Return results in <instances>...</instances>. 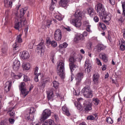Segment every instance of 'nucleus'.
I'll return each mask as SVG.
<instances>
[{
	"instance_id": "55",
	"label": "nucleus",
	"mask_w": 125,
	"mask_h": 125,
	"mask_svg": "<svg viewBox=\"0 0 125 125\" xmlns=\"http://www.w3.org/2000/svg\"><path fill=\"white\" fill-rule=\"evenodd\" d=\"M87 120H89L90 121H92V120H94V117H93V116H92V115L88 116V117H87Z\"/></svg>"
},
{
	"instance_id": "56",
	"label": "nucleus",
	"mask_w": 125,
	"mask_h": 125,
	"mask_svg": "<svg viewBox=\"0 0 125 125\" xmlns=\"http://www.w3.org/2000/svg\"><path fill=\"white\" fill-rule=\"evenodd\" d=\"M56 95L57 97L61 98V99L63 97V96L61 94H59V92H56Z\"/></svg>"
},
{
	"instance_id": "42",
	"label": "nucleus",
	"mask_w": 125,
	"mask_h": 125,
	"mask_svg": "<svg viewBox=\"0 0 125 125\" xmlns=\"http://www.w3.org/2000/svg\"><path fill=\"white\" fill-rule=\"evenodd\" d=\"M106 122L108 124H113V123H114L113 119H112V118L110 117L106 118Z\"/></svg>"
},
{
	"instance_id": "32",
	"label": "nucleus",
	"mask_w": 125,
	"mask_h": 125,
	"mask_svg": "<svg viewBox=\"0 0 125 125\" xmlns=\"http://www.w3.org/2000/svg\"><path fill=\"white\" fill-rule=\"evenodd\" d=\"M27 10H28L27 7H25L20 10V15L21 16L20 19H21L22 16H24V15H25V13H26V12L27 11Z\"/></svg>"
},
{
	"instance_id": "7",
	"label": "nucleus",
	"mask_w": 125,
	"mask_h": 125,
	"mask_svg": "<svg viewBox=\"0 0 125 125\" xmlns=\"http://www.w3.org/2000/svg\"><path fill=\"white\" fill-rule=\"evenodd\" d=\"M51 115V111H50V110L49 109L44 110L40 118V121L41 122H44V121H45Z\"/></svg>"
},
{
	"instance_id": "24",
	"label": "nucleus",
	"mask_w": 125,
	"mask_h": 125,
	"mask_svg": "<svg viewBox=\"0 0 125 125\" xmlns=\"http://www.w3.org/2000/svg\"><path fill=\"white\" fill-rule=\"evenodd\" d=\"M13 109H14V107L8 108L7 109V111L9 112V114L10 117H11V118H14V116H15V111L13 110Z\"/></svg>"
},
{
	"instance_id": "30",
	"label": "nucleus",
	"mask_w": 125,
	"mask_h": 125,
	"mask_svg": "<svg viewBox=\"0 0 125 125\" xmlns=\"http://www.w3.org/2000/svg\"><path fill=\"white\" fill-rule=\"evenodd\" d=\"M22 67L23 70H29L30 68H31V65H30V63L28 62L23 63L22 64Z\"/></svg>"
},
{
	"instance_id": "27",
	"label": "nucleus",
	"mask_w": 125,
	"mask_h": 125,
	"mask_svg": "<svg viewBox=\"0 0 125 125\" xmlns=\"http://www.w3.org/2000/svg\"><path fill=\"white\" fill-rule=\"evenodd\" d=\"M62 110L63 111V113L66 115V116H70L71 114L70 113V111H69V109L67 107L63 106L62 107Z\"/></svg>"
},
{
	"instance_id": "26",
	"label": "nucleus",
	"mask_w": 125,
	"mask_h": 125,
	"mask_svg": "<svg viewBox=\"0 0 125 125\" xmlns=\"http://www.w3.org/2000/svg\"><path fill=\"white\" fill-rule=\"evenodd\" d=\"M4 0V6L5 7H11V6H12V1H11L10 0Z\"/></svg>"
},
{
	"instance_id": "13",
	"label": "nucleus",
	"mask_w": 125,
	"mask_h": 125,
	"mask_svg": "<svg viewBox=\"0 0 125 125\" xmlns=\"http://www.w3.org/2000/svg\"><path fill=\"white\" fill-rule=\"evenodd\" d=\"M85 71L87 73H90L92 70V65L90 63V61L88 60H86L84 64Z\"/></svg>"
},
{
	"instance_id": "34",
	"label": "nucleus",
	"mask_w": 125,
	"mask_h": 125,
	"mask_svg": "<svg viewBox=\"0 0 125 125\" xmlns=\"http://www.w3.org/2000/svg\"><path fill=\"white\" fill-rule=\"evenodd\" d=\"M98 26L99 28H101L102 30H104V31L107 29V27H106L105 24L102 22H99V24H98Z\"/></svg>"
},
{
	"instance_id": "14",
	"label": "nucleus",
	"mask_w": 125,
	"mask_h": 125,
	"mask_svg": "<svg viewBox=\"0 0 125 125\" xmlns=\"http://www.w3.org/2000/svg\"><path fill=\"white\" fill-rule=\"evenodd\" d=\"M37 49L38 50V52L40 53H44V51H45V45H44V43L42 42L40 43L37 45Z\"/></svg>"
},
{
	"instance_id": "39",
	"label": "nucleus",
	"mask_w": 125,
	"mask_h": 125,
	"mask_svg": "<svg viewBox=\"0 0 125 125\" xmlns=\"http://www.w3.org/2000/svg\"><path fill=\"white\" fill-rule=\"evenodd\" d=\"M23 81L24 82H30V81H31V79H30V78L28 77L27 75H24Z\"/></svg>"
},
{
	"instance_id": "25",
	"label": "nucleus",
	"mask_w": 125,
	"mask_h": 125,
	"mask_svg": "<svg viewBox=\"0 0 125 125\" xmlns=\"http://www.w3.org/2000/svg\"><path fill=\"white\" fill-rule=\"evenodd\" d=\"M68 0H60L59 4L60 6H62V7H65L68 5Z\"/></svg>"
},
{
	"instance_id": "11",
	"label": "nucleus",
	"mask_w": 125,
	"mask_h": 125,
	"mask_svg": "<svg viewBox=\"0 0 125 125\" xmlns=\"http://www.w3.org/2000/svg\"><path fill=\"white\" fill-rule=\"evenodd\" d=\"M101 17H103L104 19L103 21L106 24V25H109V21L111 20V14L104 12L103 13L102 16H100Z\"/></svg>"
},
{
	"instance_id": "3",
	"label": "nucleus",
	"mask_w": 125,
	"mask_h": 125,
	"mask_svg": "<svg viewBox=\"0 0 125 125\" xmlns=\"http://www.w3.org/2000/svg\"><path fill=\"white\" fill-rule=\"evenodd\" d=\"M81 58H77L75 56H71L69 58V61L70 63H69V68L70 71L73 72L76 70V68L78 67L77 65H75V63H77V62H81Z\"/></svg>"
},
{
	"instance_id": "16",
	"label": "nucleus",
	"mask_w": 125,
	"mask_h": 125,
	"mask_svg": "<svg viewBox=\"0 0 125 125\" xmlns=\"http://www.w3.org/2000/svg\"><path fill=\"white\" fill-rule=\"evenodd\" d=\"M12 86V82L7 81L6 82L4 86V91L5 92H8L10 89L11 88V86Z\"/></svg>"
},
{
	"instance_id": "61",
	"label": "nucleus",
	"mask_w": 125,
	"mask_h": 125,
	"mask_svg": "<svg viewBox=\"0 0 125 125\" xmlns=\"http://www.w3.org/2000/svg\"><path fill=\"white\" fill-rule=\"evenodd\" d=\"M83 37H87V32L86 31H84L83 34Z\"/></svg>"
},
{
	"instance_id": "33",
	"label": "nucleus",
	"mask_w": 125,
	"mask_h": 125,
	"mask_svg": "<svg viewBox=\"0 0 125 125\" xmlns=\"http://www.w3.org/2000/svg\"><path fill=\"white\" fill-rule=\"evenodd\" d=\"M98 51H101V50H104L106 48V46L102 44H98L97 45Z\"/></svg>"
},
{
	"instance_id": "23",
	"label": "nucleus",
	"mask_w": 125,
	"mask_h": 125,
	"mask_svg": "<svg viewBox=\"0 0 125 125\" xmlns=\"http://www.w3.org/2000/svg\"><path fill=\"white\" fill-rule=\"evenodd\" d=\"M99 57L101 59H102L104 62H105V63H106V62H108V58H107V56H106L105 53H101V54H100Z\"/></svg>"
},
{
	"instance_id": "31",
	"label": "nucleus",
	"mask_w": 125,
	"mask_h": 125,
	"mask_svg": "<svg viewBox=\"0 0 125 125\" xmlns=\"http://www.w3.org/2000/svg\"><path fill=\"white\" fill-rule=\"evenodd\" d=\"M75 78L77 80H82L83 79V72H79L77 74Z\"/></svg>"
},
{
	"instance_id": "47",
	"label": "nucleus",
	"mask_w": 125,
	"mask_h": 125,
	"mask_svg": "<svg viewBox=\"0 0 125 125\" xmlns=\"http://www.w3.org/2000/svg\"><path fill=\"white\" fill-rule=\"evenodd\" d=\"M76 85L77 86H80V84H81L82 80H81L80 79H76Z\"/></svg>"
},
{
	"instance_id": "62",
	"label": "nucleus",
	"mask_w": 125,
	"mask_h": 125,
	"mask_svg": "<svg viewBox=\"0 0 125 125\" xmlns=\"http://www.w3.org/2000/svg\"><path fill=\"white\" fill-rule=\"evenodd\" d=\"M0 125H7V124H6V123L3 121H1V123H0Z\"/></svg>"
},
{
	"instance_id": "9",
	"label": "nucleus",
	"mask_w": 125,
	"mask_h": 125,
	"mask_svg": "<svg viewBox=\"0 0 125 125\" xmlns=\"http://www.w3.org/2000/svg\"><path fill=\"white\" fill-rule=\"evenodd\" d=\"M36 112V108L34 107H31L29 110V113L28 114H26L25 115V118L27 121H33L34 120V117L35 115V113Z\"/></svg>"
},
{
	"instance_id": "53",
	"label": "nucleus",
	"mask_w": 125,
	"mask_h": 125,
	"mask_svg": "<svg viewBox=\"0 0 125 125\" xmlns=\"http://www.w3.org/2000/svg\"><path fill=\"white\" fill-rule=\"evenodd\" d=\"M9 122L10 124H11V125H13V124H14V122H15V120L13 118H10L9 119Z\"/></svg>"
},
{
	"instance_id": "58",
	"label": "nucleus",
	"mask_w": 125,
	"mask_h": 125,
	"mask_svg": "<svg viewBox=\"0 0 125 125\" xmlns=\"http://www.w3.org/2000/svg\"><path fill=\"white\" fill-rule=\"evenodd\" d=\"M109 3L111 4V5H114L115 4V0H108Z\"/></svg>"
},
{
	"instance_id": "18",
	"label": "nucleus",
	"mask_w": 125,
	"mask_h": 125,
	"mask_svg": "<svg viewBox=\"0 0 125 125\" xmlns=\"http://www.w3.org/2000/svg\"><path fill=\"white\" fill-rule=\"evenodd\" d=\"M19 68H20V62L18 60H16L13 62V68L14 71H18V70H19Z\"/></svg>"
},
{
	"instance_id": "51",
	"label": "nucleus",
	"mask_w": 125,
	"mask_h": 125,
	"mask_svg": "<svg viewBox=\"0 0 125 125\" xmlns=\"http://www.w3.org/2000/svg\"><path fill=\"white\" fill-rule=\"evenodd\" d=\"M118 21L121 22V23H123L124 21H125V19L124 17H120V19H118Z\"/></svg>"
},
{
	"instance_id": "19",
	"label": "nucleus",
	"mask_w": 125,
	"mask_h": 125,
	"mask_svg": "<svg viewBox=\"0 0 125 125\" xmlns=\"http://www.w3.org/2000/svg\"><path fill=\"white\" fill-rule=\"evenodd\" d=\"M84 40V37L83 35L78 34L76 35L75 38H74V42H78L79 41H83Z\"/></svg>"
},
{
	"instance_id": "50",
	"label": "nucleus",
	"mask_w": 125,
	"mask_h": 125,
	"mask_svg": "<svg viewBox=\"0 0 125 125\" xmlns=\"http://www.w3.org/2000/svg\"><path fill=\"white\" fill-rule=\"evenodd\" d=\"M41 75H35L34 77V81L36 82V83H38L39 82V76H40Z\"/></svg>"
},
{
	"instance_id": "21",
	"label": "nucleus",
	"mask_w": 125,
	"mask_h": 125,
	"mask_svg": "<svg viewBox=\"0 0 125 125\" xmlns=\"http://www.w3.org/2000/svg\"><path fill=\"white\" fill-rule=\"evenodd\" d=\"M21 56L23 60L26 59H29L30 58V55L29 54V52L27 51H24L22 52L21 54Z\"/></svg>"
},
{
	"instance_id": "52",
	"label": "nucleus",
	"mask_w": 125,
	"mask_h": 125,
	"mask_svg": "<svg viewBox=\"0 0 125 125\" xmlns=\"http://www.w3.org/2000/svg\"><path fill=\"white\" fill-rule=\"evenodd\" d=\"M54 117L55 118V120L56 123H59V118L57 114H54Z\"/></svg>"
},
{
	"instance_id": "49",
	"label": "nucleus",
	"mask_w": 125,
	"mask_h": 125,
	"mask_svg": "<svg viewBox=\"0 0 125 125\" xmlns=\"http://www.w3.org/2000/svg\"><path fill=\"white\" fill-rule=\"evenodd\" d=\"M76 107L78 110H81L83 106H82V104H81L80 103H78L77 104Z\"/></svg>"
},
{
	"instance_id": "15",
	"label": "nucleus",
	"mask_w": 125,
	"mask_h": 125,
	"mask_svg": "<svg viewBox=\"0 0 125 125\" xmlns=\"http://www.w3.org/2000/svg\"><path fill=\"white\" fill-rule=\"evenodd\" d=\"M84 108L85 111H90L91 110V103H89L88 101H85L83 103Z\"/></svg>"
},
{
	"instance_id": "48",
	"label": "nucleus",
	"mask_w": 125,
	"mask_h": 125,
	"mask_svg": "<svg viewBox=\"0 0 125 125\" xmlns=\"http://www.w3.org/2000/svg\"><path fill=\"white\" fill-rule=\"evenodd\" d=\"M120 50L121 51H125V45L121 44L120 46Z\"/></svg>"
},
{
	"instance_id": "36",
	"label": "nucleus",
	"mask_w": 125,
	"mask_h": 125,
	"mask_svg": "<svg viewBox=\"0 0 125 125\" xmlns=\"http://www.w3.org/2000/svg\"><path fill=\"white\" fill-rule=\"evenodd\" d=\"M54 8H55V2L52 1L50 5V10L53 11V10H54Z\"/></svg>"
},
{
	"instance_id": "64",
	"label": "nucleus",
	"mask_w": 125,
	"mask_h": 125,
	"mask_svg": "<svg viewBox=\"0 0 125 125\" xmlns=\"http://www.w3.org/2000/svg\"><path fill=\"white\" fill-rule=\"evenodd\" d=\"M29 48H30L31 49H32V48H33V47H34V44H32L31 45V44H29L28 45Z\"/></svg>"
},
{
	"instance_id": "54",
	"label": "nucleus",
	"mask_w": 125,
	"mask_h": 125,
	"mask_svg": "<svg viewBox=\"0 0 125 125\" xmlns=\"http://www.w3.org/2000/svg\"><path fill=\"white\" fill-rule=\"evenodd\" d=\"M96 60L97 61V63L98 64V65H100V66H102V63L98 58H96Z\"/></svg>"
},
{
	"instance_id": "59",
	"label": "nucleus",
	"mask_w": 125,
	"mask_h": 125,
	"mask_svg": "<svg viewBox=\"0 0 125 125\" xmlns=\"http://www.w3.org/2000/svg\"><path fill=\"white\" fill-rule=\"evenodd\" d=\"M122 33L123 34V38L125 39V28H124L122 30Z\"/></svg>"
},
{
	"instance_id": "5",
	"label": "nucleus",
	"mask_w": 125,
	"mask_h": 125,
	"mask_svg": "<svg viewBox=\"0 0 125 125\" xmlns=\"http://www.w3.org/2000/svg\"><path fill=\"white\" fill-rule=\"evenodd\" d=\"M19 87L21 91V96H22L23 98H25L26 96L29 94V91L26 89V84H25L24 82H21Z\"/></svg>"
},
{
	"instance_id": "8",
	"label": "nucleus",
	"mask_w": 125,
	"mask_h": 125,
	"mask_svg": "<svg viewBox=\"0 0 125 125\" xmlns=\"http://www.w3.org/2000/svg\"><path fill=\"white\" fill-rule=\"evenodd\" d=\"M97 13H99L100 16H102L103 14L105 12V7L104 5L101 3H98L95 7Z\"/></svg>"
},
{
	"instance_id": "4",
	"label": "nucleus",
	"mask_w": 125,
	"mask_h": 125,
	"mask_svg": "<svg viewBox=\"0 0 125 125\" xmlns=\"http://www.w3.org/2000/svg\"><path fill=\"white\" fill-rule=\"evenodd\" d=\"M82 92L83 93V95L86 98H91L93 95L92 94V90L90 89V87L88 85H86L83 88Z\"/></svg>"
},
{
	"instance_id": "28",
	"label": "nucleus",
	"mask_w": 125,
	"mask_h": 125,
	"mask_svg": "<svg viewBox=\"0 0 125 125\" xmlns=\"http://www.w3.org/2000/svg\"><path fill=\"white\" fill-rule=\"evenodd\" d=\"M54 96V95L53 94V92L52 91H51L48 92L47 97L48 100H50V101H53Z\"/></svg>"
},
{
	"instance_id": "22",
	"label": "nucleus",
	"mask_w": 125,
	"mask_h": 125,
	"mask_svg": "<svg viewBox=\"0 0 125 125\" xmlns=\"http://www.w3.org/2000/svg\"><path fill=\"white\" fill-rule=\"evenodd\" d=\"M83 26H85L86 27V30L87 32H88L89 33H90L91 32V30H90V27H91V25L89 24V21H85L83 22Z\"/></svg>"
},
{
	"instance_id": "63",
	"label": "nucleus",
	"mask_w": 125,
	"mask_h": 125,
	"mask_svg": "<svg viewBox=\"0 0 125 125\" xmlns=\"http://www.w3.org/2000/svg\"><path fill=\"white\" fill-rule=\"evenodd\" d=\"M64 30H66V31H68V32H70L71 31V29L70 28V27H67V28H65L64 27Z\"/></svg>"
},
{
	"instance_id": "37",
	"label": "nucleus",
	"mask_w": 125,
	"mask_h": 125,
	"mask_svg": "<svg viewBox=\"0 0 125 125\" xmlns=\"http://www.w3.org/2000/svg\"><path fill=\"white\" fill-rule=\"evenodd\" d=\"M47 124L49 125H56L55 123H54V121L51 119H48L46 121Z\"/></svg>"
},
{
	"instance_id": "20",
	"label": "nucleus",
	"mask_w": 125,
	"mask_h": 125,
	"mask_svg": "<svg viewBox=\"0 0 125 125\" xmlns=\"http://www.w3.org/2000/svg\"><path fill=\"white\" fill-rule=\"evenodd\" d=\"M93 82L94 84H98L99 83V74L96 73L93 75Z\"/></svg>"
},
{
	"instance_id": "57",
	"label": "nucleus",
	"mask_w": 125,
	"mask_h": 125,
	"mask_svg": "<svg viewBox=\"0 0 125 125\" xmlns=\"http://www.w3.org/2000/svg\"><path fill=\"white\" fill-rule=\"evenodd\" d=\"M94 21L96 22H97L99 21V18L98 17L96 16L94 18Z\"/></svg>"
},
{
	"instance_id": "45",
	"label": "nucleus",
	"mask_w": 125,
	"mask_h": 125,
	"mask_svg": "<svg viewBox=\"0 0 125 125\" xmlns=\"http://www.w3.org/2000/svg\"><path fill=\"white\" fill-rule=\"evenodd\" d=\"M22 77V74L21 73H20L19 75H14V78H15V79H16L17 80H18V79H21V78Z\"/></svg>"
},
{
	"instance_id": "1",
	"label": "nucleus",
	"mask_w": 125,
	"mask_h": 125,
	"mask_svg": "<svg viewBox=\"0 0 125 125\" xmlns=\"http://www.w3.org/2000/svg\"><path fill=\"white\" fill-rule=\"evenodd\" d=\"M83 12L77 10L74 14V18L71 20L70 22L76 27V28H80L82 26V16Z\"/></svg>"
},
{
	"instance_id": "38",
	"label": "nucleus",
	"mask_w": 125,
	"mask_h": 125,
	"mask_svg": "<svg viewBox=\"0 0 125 125\" xmlns=\"http://www.w3.org/2000/svg\"><path fill=\"white\" fill-rule=\"evenodd\" d=\"M68 46V44L66 42H64L59 45L60 48H66Z\"/></svg>"
},
{
	"instance_id": "43",
	"label": "nucleus",
	"mask_w": 125,
	"mask_h": 125,
	"mask_svg": "<svg viewBox=\"0 0 125 125\" xmlns=\"http://www.w3.org/2000/svg\"><path fill=\"white\" fill-rule=\"evenodd\" d=\"M55 19L57 20H58V21H62V20H63V18H62V16H61V15H56L55 16Z\"/></svg>"
},
{
	"instance_id": "35",
	"label": "nucleus",
	"mask_w": 125,
	"mask_h": 125,
	"mask_svg": "<svg viewBox=\"0 0 125 125\" xmlns=\"http://www.w3.org/2000/svg\"><path fill=\"white\" fill-rule=\"evenodd\" d=\"M7 47H3L1 49V51H2V56H5V55H6V54H7Z\"/></svg>"
},
{
	"instance_id": "60",
	"label": "nucleus",
	"mask_w": 125,
	"mask_h": 125,
	"mask_svg": "<svg viewBox=\"0 0 125 125\" xmlns=\"http://www.w3.org/2000/svg\"><path fill=\"white\" fill-rule=\"evenodd\" d=\"M119 44H123V45H125V41L124 40H121V43H119Z\"/></svg>"
},
{
	"instance_id": "29",
	"label": "nucleus",
	"mask_w": 125,
	"mask_h": 125,
	"mask_svg": "<svg viewBox=\"0 0 125 125\" xmlns=\"http://www.w3.org/2000/svg\"><path fill=\"white\" fill-rule=\"evenodd\" d=\"M87 11L90 17H93V16L95 15V12L94 11V9H93V8H90L88 9Z\"/></svg>"
},
{
	"instance_id": "6",
	"label": "nucleus",
	"mask_w": 125,
	"mask_h": 125,
	"mask_svg": "<svg viewBox=\"0 0 125 125\" xmlns=\"http://www.w3.org/2000/svg\"><path fill=\"white\" fill-rule=\"evenodd\" d=\"M26 21V19H20V21H16L15 22L14 28L16 30L18 31H21L22 30V27L24 26L25 24V21Z\"/></svg>"
},
{
	"instance_id": "46",
	"label": "nucleus",
	"mask_w": 125,
	"mask_h": 125,
	"mask_svg": "<svg viewBox=\"0 0 125 125\" xmlns=\"http://www.w3.org/2000/svg\"><path fill=\"white\" fill-rule=\"evenodd\" d=\"M122 8H123V15L125 17V3L122 4Z\"/></svg>"
},
{
	"instance_id": "10",
	"label": "nucleus",
	"mask_w": 125,
	"mask_h": 125,
	"mask_svg": "<svg viewBox=\"0 0 125 125\" xmlns=\"http://www.w3.org/2000/svg\"><path fill=\"white\" fill-rule=\"evenodd\" d=\"M22 34H20L16 38V42L13 44V48H15L16 50L18 49V47L20 46V43L23 42L22 40Z\"/></svg>"
},
{
	"instance_id": "2",
	"label": "nucleus",
	"mask_w": 125,
	"mask_h": 125,
	"mask_svg": "<svg viewBox=\"0 0 125 125\" xmlns=\"http://www.w3.org/2000/svg\"><path fill=\"white\" fill-rule=\"evenodd\" d=\"M57 67L58 75L61 79H64L65 78V63L62 61H59L57 62Z\"/></svg>"
},
{
	"instance_id": "41",
	"label": "nucleus",
	"mask_w": 125,
	"mask_h": 125,
	"mask_svg": "<svg viewBox=\"0 0 125 125\" xmlns=\"http://www.w3.org/2000/svg\"><path fill=\"white\" fill-rule=\"evenodd\" d=\"M93 102L96 106L99 104V100L98 99H93Z\"/></svg>"
},
{
	"instance_id": "44",
	"label": "nucleus",
	"mask_w": 125,
	"mask_h": 125,
	"mask_svg": "<svg viewBox=\"0 0 125 125\" xmlns=\"http://www.w3.org/2000/svg\"><path fill=\"white\" fill-rule=\"evenodd\" d=\"M39 71V67L36 66L34 69V75H41V73H38V72Z\"/></svg>"
},
{
	"instance_id": "17",
	"label": "nucleus",
	"mask_w": 125,
	"mask_h": 125,
	"mask_svg": "<svg viewBox=\"0 0 125 125\" xmlns=\"http://www.w3.org/2000/svg\"><path fill=\"white\" fill-rule=\"evenodd\" d=\"M46 44L47 46L51 44L53 47H56V46H57V42L55 41H51L50 39H48V40L46 39Z\"/></svg>"
},
{
	"instance_id": "40",
	"label": "nucleus",
	"mask_w": 125,
	"mask_h": 125,
	"mask_svg": "<svg viewBox=\"0 0 125 125\" xmlns=\"http://www.w3.org/2000/svg\"><path fill=\"white\" fill-rule=\"evenodd\" d=\"M53 84L55 88H57L58 86H59V83L58 82L55 81L53 82Z\"/></svg>"
},
{
	"instance_id": "12",
	"label": "nucleus",
	"mask_w": 125,
	"mask_h": 125,
	"mask_svg": "<svg viewBox=\"0 0 125 125\" xmlns=\"http://www.w3.org/2000/svg\"><path fill=\"white\" fill-rule=\"evenodd\" d=\"M62 39V31L60 29H57L54 32V39L57 42L61 41Z\"/></svg>"
}]
</instances>
